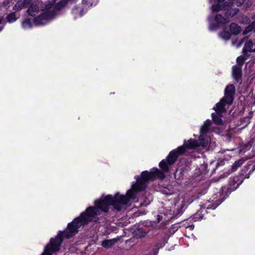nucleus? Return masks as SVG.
<instances>
[{
    "label": "nucleus",
    "instance_id": "6ab92c4d",
    "mask_svg": "<svg viewBox=\"0 0 255 255\" xmlns=\"http://www.w3.org/2000/svg\"><path fill=\"white\" fill-rule=\"evenodd\" d=\"M6 19L8 23H12L16 20L17 18L14 12H11L6 16Z\"/></svg>",
    "mask_w": 255,
    "mask_h": 255
},
{
    "label": "nucleus",
    "instance_id": "bb28decb",
    "mask_svg": "<svg viewBox=\"0 0 255 255\" xmlns=\"http://www.w3.org/2000/svg\"><path fill=\"white\" fill-rule=\"evenodd\" d=\"M248 147H250V148L251 147V145L250 144H249L248 145H247Z\"/></svg>",
    "mask_w": 255,
    "mask_h": 255
},
{
    "label": "nucleus",
    "instance_id": "aec40b11",
    "mask_svg": "<svg viewBox=\"0 0 255 255\" xmlns=\"http://www.w3.org/2000/svg\"><path fill=\"white\" fill-rule=\"evenodd\" d=\"M22 26L24 28H30L32 27V23L29 18H25L22 23Z\"/></svg>",
    "mask_w": 255,
    "mask_h": 255
},
{
    "label": "nucleus",
    "instance_id": "39448f33",
    "mask_svg": "<svg viewBox=\"0 0 255 255\" xmlns=\"http://www.w3.org/2000/svg\"><path fill=\"white\" fill-rule=\"evenodd\" d=\"M235 86L232 85H228L225 91V97L221 100H224L223 104L225 105L227 103L229 105H231L232 103L233 100V95L235 93Z\"/></svg>",
    "mask_w": 255,
    "mask_h": 255
},
{
    "label": "nucleus",
    "instance_id": "4be33fe9",
    "mask_svg": "<svg viewBox=\"0 0 255 255\" xmlns=\"http://www.w3.org/2000/svg\"><path fill=\"white\" fill-rule=\"evenodd\" d=\"M248 54L246 56L243 54V55L238 57L236 60L237 64H244L245 61L248 58Z\"/></svg>",
    "mask_w": 255,
    "mask_h": 255
},
{
    "label": "nucleus",
    "instance_id": "5701e85b",
    "mask_svg": "<svg viewBox=\"0 0 255 255\" xmlns=\"http://www.w3.org/2000/svg\"><path fill=\"white\" fill-rule=\"evenodd\" d=\"M82 4L84 5L83 7L87 8L88 10L92 6L93 1L92 0H82Z\"/></svg>",
    "mask_w": 255,
    "mask_h": 255
},
{
    "label": "nucleus",
    "instance_id": "7c9ffc66",
    "mask_svg": "<svg viewBox=\"0 0 255 255\" xmlns=\"http://www.w3.org/2000/svg\"><path fill=\"white\" fill-rule=\"evenodd\" d=\"M254 18L255 20V15H254Z\"/></svg>",
    "mask_w": 255,
    "mask_h": 255
},
{
    "label": "nucleus",
    "instance_id": "0eeeda50",
    "mask_svg": "<svg viewBox=\"0 0 255 255\" xmlns=\"http://www.w3.org/2000/svg\"><path fill=\"white\" fill-rule=\"evenodd\" d=\"M233 76L238 82L242 77V67L241 65H236L233 67Z\"/></svg>",
    "mask_w": 255,
    "mask_h": 255
},
{
    "label": "nucleus",
    "instance_id": "412c9836",
    "mask_svg": "<svg viewBox=\"0 0 255 255\" xmlns=\"http://www.w3.org/2000/svg\"><path fill=\"white\" fill-rule=\"evenodd\" d=\"M244 162V160L243 159L236 161L232 166L233 171H236L239 167L241 166L243 164Z\"/></svg>",
    "mask_w": 255,
    "mask_h": 255
},
{
    "label": "nucleus",
    "instance_id": "ddd939ff",
    "mask_svg": "<svg viewBox=\"0 0 255 255\" xmlns=\"http://www.w3.org/2000/svg\"><path fill=\"white\" fill-rule=\"evenodd\" d=\"M117 239H113L111 240H105L102 242V245L105 248H111L117 242Z\"/></svg>",
    "mask_w": 255,
    "mask_h": 255
},
{
    "label": "nucleus",
    "instance_id": "c85d7f7f",
    "mask_svg": "<svg viewBox=\"0 0 255 255\" xmlns=\"http://www.w3.org/2000/svg\"><path fill=\"white\" fill-rule=\"evenodd\" d=\"M1 19H0V24H1ZM1 28H0V31H1Z\"/></svg>",
    "mask_w": 255,
    "mask_h": 255
},
{
    "label": "nucleus",
    "instance_id": "a211bd4d",
    "mask_svg": "<svg viewBox=\"0 0 255 255\" xmlns=\"http://www.w3.org/2000/svg\"><path fill=\"white\" fill-rule=\"evenodd\" d=\"M233 5V2L230 1H225L221 4L222 9L226 11H227L230 8L232 7Z\"/></svg>",
    "mask_w": 255,
    "mask_h": 255
},
{
    "label": "nucleus",
    "instance_id": "20e7f679",
    "mask_svg": "<svg viewBox=\"0 0 255 255\" xmlns=\"http://www.w3.org/2000/svg\"><path fill=\"white\" fill-rule=\"evenodd\" d=\"M224 100H221L220 102L218 103L216 107L214 109L217 113V114H212V119L213 121L218 125L222 124V120H221V115L222 113L226 112L225 108V105L223 104Z\"/></svg>",
    "mask_w": 255,
    "mask_h": 255
},
{
    "label": "nucleus",
    "instance_id": "423d86ee",
    "mask_svg": "<svg viewBox=\"0 0 255 255\" xmlns=\"http://www.w3.org/2000/svg\"><path fill=\"white\" fill-rule=\"evenodd\" d=\"M87 11V8L85 7L81 8L78 5L75 6L72 10V13L75 15V18L78 17L83 16Z\"/></svg>",
    "mask_w": 255,
    "mask_h": 255
},
{
    "label": "nucleus",
    "instance_id": "c756f323",
    "mask_svg": "<svg viewBox=\"0 0 255 255\" xmlns=\"http://www.w3.org/2000/svg\"><path fill=\"white\" fill-rule=\"evenodd\" d=\"M149 199L151 200V199H152L151 196H149Z\"/></svg>",
    "mask_w": 255,
    "mask_h": 255
},
{
    "label": "nucleus",
    "instance_id": "dca6fc26",
    "mask_svg": "<svg viewBox=\"0 0 255 255\" xmlns=\"http://www.w3.org/2000/svg\"><path fill=\"white\" fill-rule=\"evenodd\" d=\"M252 31L255 32V21L252 22L246 28L245 30L243 32V34H247Z\"/></svg>",
    "mask_w": 255,
    "mask_h": 255
},
{
    "label": "nucleus",
    "instance_id": "4468645a",
    "mask_svg": "<svg viewBox=\"0 0 255 255\" xmlns=\"http://www.w3.org/2000/svg\"><path fill=\"white\" fill-rule=\"evenodd\" d=\"M226 29L227 28L225 27L223 30L220 33L219 35L223 39L227 40L231 38V33Z\"/></svg>",
    "mask_w": 255,
    "mask_h": 255
},
{
    "label": "nucleus",
    "instance_id": "f8f14e48",
    "mask_svg": "<svg viewBox=\"0 0 255 255\" xmlns=\"http://www.w3.org/2000/svg\"><path fill=\"white\" fill-rule=\"evenodd\" d=\"M239 11V9L238 8H232L231 7L225 13V17L229 18L230 17H233L237 14Z\"/></svg>",
    "mask_w": 255,
    "mask_h": 255
},
{
    "label": "nucleus",
    "instance_id": "9b49d317",
    "mask_svg": "<svg viewBox=\"0 0 255 255\" xmlns=\"http://www.w3.org/2000/svg\"><path fill=\"white\" fill-rule=\"evenodd\" d=\"M231 33L234 35H238L241 31V28L240 26L235 23H231L230 25Z\"/></svg>",
    "mask_w": 255,
    "mask_h": 255
},
{
    "label": "nucleus",
    "instance_id": "9d476101",
    "mask_svg": "<svg viewBox=\"0 0 255 255\" xmlns=\"http://www.w3.org/2000/svg\"><path fill=\"white\" fill-rule=\"evenodd\" d=\"M215 20L219 24L225 25L229 22V19L227 17H224L221 14H217L215 17Z\"/></svg>",
    "mask_w": 255,
    "mask_h": 255
},
{
    "label": "nucleus",
    "instance_id": "f03ea898",
    "mask_svg": "<svg viewBox=\"0 0 255 255\" xmlns=\"http://www.w3.org/2000/svg\"><path fill=\"white\" fill-rule=\"evenodd\" d=\"M66 5V0H61L56 2V0H48L40 5L41 10L45 11L35 17L33 22L36 25L45 24L47 20L53 19L57 12Z\"/></svg>",
    "mask_w": 255,
    "mask_h": 255
},
{
    "label": "nucleus",
    "instance_id": "b1692460",
    "mask_svg": "<svg viewBox=\"0 0 255 255\" xmlns=\"http://www.w3.org/2000/svg\"><path fill=\"white\" fill-rule=\"evenodd\" d=\"M222 9V5L220 4H215L212 6V10L213 12H218Z\"/></svg>",
    "mask_w": 255,
    "mask_h": 255
},
{
    "label": "nucleus",
    "instance_id": "2f4dec72",
    "mask_svg": "<svg viewBox=\"0 0 255 255\" xmlns=\"http://www.w3.org/2000/svg\"><path fill=\"white\" fill-rule=\"evenodd\" d=\"M144 234H144V233H143V234H142V236H144Z\"/></svg>",
    "mask_w": 255,
    "mask_h": 255
},
{
    "label": "nucleus",
    "instance_id": "f257e3e1",
    "mask_svg": "<svg viewBox=\"0 0 255 255\" xmlns=\"http://www.w3.org/2000/svg\"><path fill=\"white\" fill-rule=\"evenodd\" d=\"M212 122L210 120H206L200 129V135L199 137V142L196 140L190 139L184 143V146H180L176 149L171 151L167 157V163L164 160L159 163V166L162 171L157 168H153L150 172L144 171L141 172L140 177H136V182L132 185L131 188L129 189L127 195L124 196L117 193L114 197L108 195V208L110 205L113 208L120 211L126 209L129 206V201L131 199H135V193L144 190L146 187L149 181L153 180L156 178L163 179L165 177L164 172L169 170L168 165H171L175 162L177 157L185 151L184 146L189 149H193L201 146L203 147L207 146L209 139L206 133L209 131Z\"/></svg>",
    "mask_w": 255,
    "mask_h": 255
},
{
    "label": "nucleus",
    "instance_id": "6e6552de",
    "mask_svg": "<svg viewBox=\"0 0 255 255\" xmlns=\"http://www.w3.org/2000/svg\"><path fill=\"white\" fill-rule=\"evenodd\" d=\"M39 5L36 3H32L29 6L26 12L28 15L34 16L39 12Z\"/></svg>",
    "mask_w": 255,
    "mask_h": 255
},
{
    "label": "nucleus",
    "instance_id": "cd10ccee",
    "mask_svg": "<svg viewBox=\"0 0 255 255\" xmlns=\"http://www.w3.org/2000/svg\"><path fill=\"white\" fill-rule=\"evenodd\" d=\"M223 0H218V1L219 2H221V1H223Z\"/></svg>",
    "mask_w": 255,
    "mask_h": 255
},
{
    "label": "nucleus",
    "instance_id": "a878e982",
    "mask_svg": "<svg viewBox=\"0 0 255 255\" xmlns=\"http://www.w3.org/2000/svg\"><path fill=\"white\" fill-rule=\"evenodd\" d=\"M31 1L32 0H23L22 2L24 5L26 6V7H28L31 4Z\"/></svg>",
    "mask_w": 255,
    "mask_h": 255
},
{
    "label": "nucleus",
    "instance_id": "1a4fd4ad",
    "mask_svg": "<svg viewBox=\"0 0 255 255\" xmlns=\"http://www.w3.org/2000/svg\"><path fill=\"white\" fill-rule=\"evenodd\" d=\"M255 47L254 43L252 41H249L245 43L243 49V53L246 56L249 52H255Z\"/></svg>",
    "mask_w": 255,
    "mask_h": 255
},
{
    "label": "nucleus",
    "instance_id": "393cba45",
    "mask_svg": "<svg viewBox=\"0 0 255 255\" xmlns=\"http://www.w3.org/2000/svg\"><path fill=\"white\" fill-rule=\"evenodd\" d=\"M219 26V24L218 23H214L210 24L209 28L211 30H214L217 29Z\"/></svg>",
    "mask_w": 255,
    "mask_h": 255
},
{
    "label": "nucleus",
    "instance_id": "2eb2a0df",
    "mask_svg": "<svg viewBox=\"0 0 255 255\" xmlns=\"http://www.w3.org/2000/svg\"><path fill=\"white\" fill-rule=\"evenodd\" d=\"M252 31L255 32V21L252 22L246 28L245 30L243 32V34H247Z\"/></svg>",
    "mask_w": 255,
    "mask_h": 255
},
{
    "label": "nucleus",
    "instance_id": "f3484780",
    "mask_svg": "<svg viewBox=\"0 0 255 255\" xmlns=\"http://www.w3.org/2000/svg\"><path fill=\"white\" fill-rule=\"evenodd\" d=\"M22 8H26V6L22 2L21 0H18L13 7V10L18 11H20Z\"/></svg>",
    "mask_w": 255,
    "mask_h": 255
},
{
    "label": "nucleus",
    "instance_id": "7ed1b4c3",
    "mask_svg": "<svg viewBox=\"0 0 255 255\" xmlns=\"http://www.w3.org/2000/svg\"><path fill=\"white\" fill-rule=\"evenodd\" d=\"M62 242V239L60 234L58 235L55 239H51L50 243L45 247L42 255H52L53 254L58 252Z\"/></svg>",
    "mask_w": 255,
    "mask_h": 255
}]
</instances>
